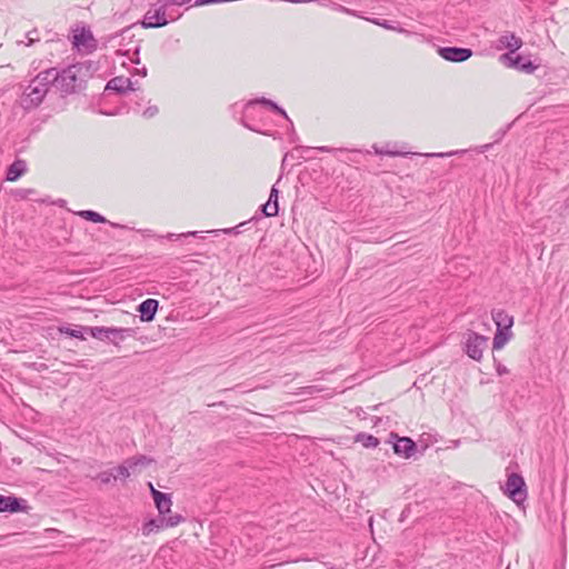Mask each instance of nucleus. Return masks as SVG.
Here are the masks:
<instances>
[{
  "instance_id": "1",
  "label": "nucleus",
  "mask_w": 569,
  "mask_h": 569,
  "mask_svg": "<svg viewBox=\"0 0 569 569\" xmlns=\"http://www.w3.org/2000/svg\"><path fill=\"white\" fill-rule=\"evenodd\" d=\"M87 88V79L79 74L76 66L69 64L58 69L57 90L61 97L81 93Z\"/></svg>"
},
{
  "instance_id": "2",
  "label": "nucleus",
  "mask_w": 569,
  "mask_h": 569,
  "mask_svg": "<svg viewBox=\"0 0 569 569\" xmlns=\"http://www.w3.org/2000/svg\"><path fill=\"white\" fill-rule=\"evenodd\" d=\"M257 104L266 106L272 112L281 116L286 120H289V117H288L286 110L282 107H280L277 102H274L273 100L264 98V97L251 100V101L246 103V106L243 108L242 117L240 119V122H241V124L243 127H246L247 129H249V130H251L253 132H258V133H261V134H264V136H271V133L268 130H263L262 129V126L250 124L247 121L248 119H250L251 113L258 112Z\"/></svg>"
},
{
  "instance_id": "3",
  "label": "nucleus",
  "mask_w": 569,
  "mask_h": 569,
  "mask_svg": "<svg viewBox=\"0 0 569 569\" xmlns=\"http://www.w3.org/2000/svg\"><path fill=\"white\" fill-rule=\"evenodd\" d=\"M488 347V337L468 330L463 335V350L469 358L480 361L485 349Z\"/></svg>"
},
{
  "instance_id": "4",
  "label": "nucleus",
  "mask_w": 569,
  "mask_h": 569,
  "mask_svg": "<svg viewBox=\"0 0 569 569\" xmlns=\"http://www.w3.org/2000/svg\"><path fill=\"white\" fill-rule=\"evenodd\" d=\"M87 330L91 337L99 340H109L114 345H118V340L122 341L134 335L132 328L89 327Z\"/></svg>"
},
{
  "instance_id": "5",
  "label": "nucleus",
  "mask_w": 569,
  "mask_h": 569,
  "mask_svg": "<svg viewBox=\"0 0 569 569\" xmlns=\"http://www.w3.org/2000/svg\"><path fill=\"white\" fill-rule=\"evenodd\" d=\"M71 42L72 47L79 52L92 53L98 48V41L94 39L91 30L87 27L74 29Z\"/></svg>"
},
{
  "instance_id": "6",
  "label": "nucleus",
  "mask_w": 569,
  "mask_h": 569,
  "mask_svg": "<svg viewBox=\"0 0 569 569\" xmlns=\"http://www.w3.org/2000/svg\"><path fill=\"white\" fill-rule=\"evenodd\" d=\"M183 518L180 515H172L169 517L160 516L146 521L142 526V535L148 537L151 533L158 532L163 528H172L178 526Z\"/></svg>"
},
{
  "instance_id": "7",
  "label": "nucleus",
  "mask_w": 569,
  "mask_h": 569,
  "mask_svg": "<svg viewBox=\"0 0 569 569\" xmlns=\"http://www.w3.org/2000/svg\"><path fill=\"white\" fill-rule=\"evenodd\" d=\"M505 492L510 499H512L516 502L523 500L527 496L526 483L523 478L518 473L509 475L508 480L506 482Z\"/></svg>"
},
{
  "instance_id": "8",
  "label": "nucleus",
  "mask_w": 569,
  "mask_h": 569,
  "mask_svg": "<svg viewBox=\"0 0 569 569\" xmlns=\"http://www.w3.org/2000/svg\"><path fill=\"white\" fill-rule=\"evenodd\" d=\"M500 60L510 68L525 73H532L537 66L528 58L519 53H503L500 56Z\"/></svg>"
},
{
  "instance_id": "9",
  "label": "nucleus",
  "mask_w": 569,
  "mask_h": 569,
  "mask_svg": "<svg viewBox=\"0 0 569 569\" xmlns=\"http://www.w3.org/2000/svg\"><path fill=\"white\" fill-rule=\"evenodd\" d=\"M157 4L159 6L157 9L153 11L148 10L144 14L143 20L140 22L142 28H162L169 23V20L166 18V10L168 7L158 2Z\"/></svg>"
},
{
  "instance_id": "10",
  "label": "nucleus",
  "mask_w": 569,
  "mask_h": 569,
  "mask_svg": "<svg viewBox=\"0 0 569 569\" xmlns=\"http://www.w3.org/2000/svg\"><path fill=\"white\" fill-rule=\"evenodd\" d=\"M437 52L443 60L455 63L465 62L473 54L472 49L462 47H438Z\"/></svg>"
},
{
  "instance_id": "11",
  "label": "nucleus",
  "mask_w": 569,
  "mask_h": 569,
  "mask_svg": "<svg viewBox=\"0 0 569 569\" xmlns=\"http://www.w3.org/2000/svg\"><path fill=\"white\" fill-rule=\"evenodd\" d=\"M47 96V89H41L32 80L23 93L22 106L24 109H33L39 107L44 97Z\"/></svg>"
},
{
  "instance_id": "12",
  "label": "nucleus",
  "mask_w": 569,
  "mask_h": 569,
  "mask_svg": "<svg viewBox=\"0 0 569 569\" xmlns=\"http://www.w3.org/2000/svg\"><path fill=\"white\" fill-rule=\"evenodd\" d=\"M29 506L27 501L22 498H17L14 496H2L0 495V512H20L27 511Z\"/></svg>"
},
{
  "instance_id": "13",
  "label": "nucleus",
  "mask_w": 569,
  "mask_h": 569,
  "mask_svg": "<svg viewBox=\"0 0 569 569\" xmlns=\"http://www.w3.org/2000/svg\"><path fill=\"white\" fill-rule=\"evenodd\" d=\"M138 89L130 78L123 76L113 77L104 87L106 91H114L118 94H124L128 91H136Z\"/></svg>"
},
{
  "instance_id": "14",
  "label": "nucleus",
  "mask_w": 569,
  "mask_h": 569,
  "mask_svg": "<svg viewBox=\"0 0 569 569\" xmlns=\"http://www.w3.org/2000/svg\"><path fill=\"white\" fill-rule=\"evenodd\" d=\"M32 81L38 84L41 89H47V93L49 92L51 87L57 89L58 83V68L52 67L48 68L43 71H40Z\"/></svg>"
},
{
  "instance_id": "15",
  "label": "nucleus",
  "mask_w": 569,
  "mask_h": 569,
  "mask_svg": "<svg viewBox=\"0 0 569 569\" xmlns=\"http://www.w3.org/2000/svg\"><path fill=\"white\" fill-rule=\"evenodd\" d=\"M393 451L395 453L406 459H409L417 451V445L413 440H411L408 437L398 438L397 441L393 443Z\"/></svg>"
},
{
  "instance_id": "16",
  "label": "nucleus",
  "mask_w": 569,
  "mask_h": 569,
  "mask_svg": "<svg viewBox=\"0 0 569 569\" xmlns=\"http://www.w3.org/2000/svg\"><path fill=\"white\" fill-rule=\"evenodd\" d=\"M159 308V301L152 298H148L142 301L137 310L140 313V319L143 322H150L154 319L157 310Z\"/></svg>"
},
{
  "instance_id": "17",
  "label": "nucleus",
  "mask_w": 569,
  "mask_h": 569,
  "mask_svg": "<svg viewBox=\"0 0 569 569\" xmlns=\"http://www.w3.org/2000/svg\"><path fill=\"white\" fill-rule=\"evenodd\" d=\"M491 317H492V320H493L497 329L511 330V328L513 326V317L508 315L505 310L493 309L491 311Z\"/></svg>"
},
{
  "instance_id": "18",
  "label": "nucleus",
  "mask_w": 569,
  "mask_h": 569,
  "mask_svg": "<svg viewBox=\"0 0 569 569\" xmlns=\"http://www.w3.org/2000/svg\"><path fill=\"white\" fill-rule=\"evenodd\" d=\"M153 500L160 516L166 517L171 511L172 501L169 493L154 492Z\"/></svg>"
},
{
  "instance_id": "19",
  "label": "nucleus",
  "mask_w": 569,
  "mask_h": 569,
  "mask_svg": "<svg viewBox=\"0 0 569 569\" xmlns=\"http://www.w3.org/2000/svg\"><path fill=\"white\" fill-rule=\"evenodd\" d=\"M499 42L502 47L508 48L509 51L507 53L515 54L518 49L522 46V40L519 37H516L512 32H506L499 39Z\"/></svg>"
},
{
  "instance_id": "20",
  "label": "nucleus",
  "mask_w": 569,
  "mask_h": 569,
  "mask_svg": "<svg viewBox=\"0 0 569 569\" xmlns=\"http://www.w3.org/2000/svg\"><path fill=\"white\" fill-rule=\"evenodd\" d=\"M27 171V163L22 159L14 160L7 169V180L16 181Z\"/></svg>"
},
{
  "instance_id": "21",
  "label": "nucleus",
  "mask_w": 569,
  "mask_h": 569,
  "mask_svg": "<svg viewBox=\"0 0 569 569\" xmlns=\"http://www.w3.org/2000/svg\"><path fill=\"white\" fill-rule=\"evenodd\" d=\"M72 66H76L79 74H82L87 80L93 76V73L98 70V63L91 60H87L83 62H77Z\"/></svg>"
},
{
  "instance_id": "22",
  "label": "nucleus",
  "mask_w": 569,
  "mask_h": 569,
  "mask_svg": "<svg viewBox=\"0 0 569 569\" xmlns=\"http://www.w3.org/2000/svg\"><path fill=\"white\" fill-rule=\"evenodd\" d=\"M511 338V330L497 329L492 341L493 350L502 349Z\"/></svg>"
},
{
  "instance_id": "23",
  "label": "nucleus",
  "mask_w": 569,
  "mask_h": 569,
  "mask_svg": "<svg viewBox=\"0 0 569 569\" xmlns=\"http://www.w3.org/2000/svg\"><path fill=\"white\" fill-rule=\"evenodd\" d=\"M129 468L134 472L138 468H144L153 462L152 458H149L144 455H138L124 460Z\"/></svg>"
},
{
  "instance_id": "24",
  "label": "nucleus",
  "mask_w": 569,
  "mask_h": 569,
  "mask_svg": "<svg viewBox=\"0 0 569 569\" xmlns=\"http://www.w3.org/2000/svg\"><path fill=\"white\" fill-rule=\"evenodd\" d=\"M256 219H257V216H252V218L250 220L240 222L236 227L219 229V230H211L210 232H212L214 234H218L219 232H222L224 234H240L246 230L244 227L250 224L251 222H253Z\"/></svg>"
},
{
  "instance_id": "25",
  "label": "nucleus",
  "mask_w": 569,
  "mask_h": 569,
  "mask_svg": "<svg viewBox=\"0 0 569 569\" xmlns=\"http://www.w3.org/2000/svg\"><path fill=\"white\" fill-rule=\"evenodd\" d=\"M267 202L271 207V213H279V190L276 184L272 186Z\"/></svg>"
},
{
  "instance_id": "26",
  "label": "nucleus",
  "mask_w": 569,
  "mask_h": 569,
  "mask_svg": "<svg viewBox=\"0 0 569 569\" xmlns=\"http://www.w3.org/2000/svg\"><path fill=\"white\" fill-rule=\"evenodd\" d=\"M39 201L42 202V203H47L48 202V203H51V204H57L60 208L66 209L68 213H98L97 211L90 210V209H88V210H71V209L66 207L67 202L63 199H58L57 201H49V198H48V199H41Z\"/></svg>"
},
{
  "instance_id": "27",
  "label": "nucleus",
  "mask_w": 569,
  "mask_h": 569,
  "mask_svg": "<svg viewBox=\"0 0 569 569\" xmlns=\"http://www.w3.org/2000/svg\"><path fill=\"white\" fill-rule=\"evenodd\" d=\"M366 448H376L379 445V439L372 435L359 433L356 438Z\"/></svg>"
},
{
  "instance_id": "28",
  "label": "nucleus",
  "mask_w": 569,
  "mask_h": 569,
  "mask_svg": "<svg viewBox=\"0 0 569 569\" xmlns=\"http://www.w3.org/2000/svg\"><path fill=\"white\" fill-rule=\"evenodd\" d=\"M137 28V23H133L131 26H128L126 28H123L119 33H114L113 36H111L109 39H114L117 37H121L122 40H128V41H132V39L134 38V33H133V30Z\"/></svg>"
},
{
  "instance_id": "29",
  "label": "nucleus",
  "mask_w": 569,
  "mask_h": 569,
  "mask_svg": "<svg viewBox=\"0 0 569 569\" xmlns=\"http://www.w3.org/2000/svg\"><path fill=\"white\" fill-rule=\"evenodd\" d=\"M88 328L89 327H80L79 329H71L68 327H60L59 331L72 338L84 339L83 331H88Z\"/></svg>"
},
{
  "instance_id": "30",
  "label": "nucleus",
  "mask_w": 569,
  "mask_h": 569,
  "mask_svg": "<svg viewBox=\"0 0 569 569\" xmlns=\"http://www.w3.org/2000/svg\"><path fill=\"white\" fill-rule=\"evenodd\" d=\"M36 193V190L30 188H20L12 191V196L17 200H24L29 199L31 194Z\"/></svg>"
},
{
  "instance_id": "31",
  "label": "nucleus",
  "mask_w": 569,
  "mask_h": 569,
  "mask_svg": "<svg viewBox=\"0 0 569 569\" xmlns=\"http://www.w3.org/2000/svg\"><path fill=\"white\" fill-rule=\"evenodd\" d=\"M114 470L117 472L114 473L117 478L127 479L130 477L131 469L129 468L126 461L122 465L118 466Z\"/></svg>"
},
{
  "instance_id": "32",
  "label": "nucleus",
  "mask_w": 569,
  "mask_h": 569,
  "mask_svg": "<svg viewBox=\"0 0 569 569\" xmlns=\"http://www.w3.org/2000/svg\"><path fill=\"white\" fill-rule=\"evenodd\" d=\"M373 149H375V152L380 156L398 157V156L407 154L406 152H401V151H395V150L382 149V148L380 149L377 146H373Z\"/></svg>"
},
{
  "instance_id": "33",
  "label": "nucleus",
  "mask_w": 569,
  "mask_h": 569,
  "mask_svg": "<svg viewBox=\"0 0 569 569\" xmlns=\"http://www.w3.org/2000/svg\"><path fill=\"white\" fill-rule=\"evenodd\" d=\"M197 233H198L197 231H188V232H182V233H171V232H170V233H167V234L164 236V238H166V239H168V240H174V241H177V240H179V239H181V238L196 237V236H197Z\"/></svg>"
},
{
  "instance_id": "34",
  "label": "nucleus",
  "mask_w": 569,
  "mask_h": 569,
  "mask_svg": "<svg viewBox=\"0 0 569 569\" xmlns=\"http://www.w3.org/2000/svg\"><path fill=\"white\" fill-rule=\"evenodd\" d=\"M26 38H27L26 46H28V47L40 41V38L38 37V29H32L31 31L27 32Z\"/></svg>"
},
{
  "instance_id": "35",
  "label": "nucleus",
  "mask_w": 569,
  "mask_h": 569,
  "mask_svg": "<svg viewBox=\"0 0 569 569\" xmlns=\"http://www.w3.org/2000/svg\"><path fill=\"white\" fill-rule=\"evenodd\" d=\"M97 479L101 481V483H109L112 479H117V476L112 471H102L97 476Z\"/></svg>"
},
{
  "instance_id": "36",
  "label": "nucleus",
  "mask_w": 569,
  "mask_h": 569,
  "mask_svg": "<svg viewBox=\"0 0 569 569\" xmlns=\"http://www.w3.org/2000/svg\"><path fill=\"white\" fill-rule=\"evenodd\" d=\"M373 23L387 29V30H398L397 27H395L392 24V21L390 20H380V19H373L372 20ZM402 29H399V31H401Z\"/></svg>"
},
{
  "instance_id": "37",
  "label": "nucleus",
  "mask_w": 569,
  "mask_h": 569,
  "mask_svg": "<svg viewBox=\"0 0 569 569\" xmlns=\"http://www.w3.org/2000/svg\"><path fill=\"white\" fill-rule=\"evenodd\" d=\"M191 0H158V3H162L163 6H182L189 3Z\"/></svg>"
},
{
  "instance_id": "38",
  "label": "nucleus",
  "mask_w": 569,
  "mask_h": 569,
  "mask_svg": "<svg viewBox=\"0 0 569 569\" xmlns=\"http://www.w3.org/2000/svg\"><path fill=\"white\" fill-rule=\"evenodd\" d=\"M158 111L159 110L157 106H150L143 111L142 116L147 119H150L154 117L158 113Z\"/></svg>"
},
{
  "instance_id": "39",
  "label": "nucleus",
  "mask_w": 569,
  "mask_h": 569,
  "mask_svg": "<svg viewBox=\"0 0 569 569\" xmlns=\"http://www.w3.org/2000/svg\"><path fill=\"white\" fill-rule=\"evenodd\" d=\"M495 367H496V371L498 373V376H503V375H507L509 373V370L499 361H497V359L495 358Z\"/></svg>"
},
{
  "instance_id": "40",
  "label": "nucleus",
  "mask_w": 569,
  "mask_h": 569,
  "mask_svg": "<svg viewBox=\"0 0 569 569\" xmlns=\"http://www.w3.org/2000/svg\"><path fill=\"white\" fill-rule=\"evenodd\" d=\"M83 218H86L87 220H90L92 222H96V223H100V222H106V218L104 216H82Z\"/></svg>"
},
{
  "instance_id": "41",
  "label": "nucleus",
  "mask_w": 569,
  "mask_h": 569,
  "mask_svg": "<svg viewBox=\"0 0 569 569\" xmlns=\"http://www.w3.org/2000/svg\"><path fill=\"white\" fill-rule=\"evenodd\" d=\"M269 209H271V207L268 204V202L266 201L264 203H261L258 209L256 210L254 213H271L269 211Z\"/></svg>"
},
{
  "instance_id": "42",
  "label": "nucleus",
  "mask_w": 569,
  "mask_h": 569,
  "mask_svg": "<svg viewBox=\"0 0 569 569\" xmlns=\"http://www.w3.org/2000/svg\"><path fill=\"white\" fill-rule=\"evenodd\" d=\"M288 121H289V123H290V140H291L292 142H296L299 138H298V136H297V133H296V131H295V128H293V123H292V121H291L290 119H289Z\"/></svg>"
},
{
  "instance_id": "43",
  "label": "nucleus",
  "mask_w": 569,
  "mask_h": 569,
  "mask_svg": "<svg viewBox=\"0 0 569 569\" xmlns=\"http://www.w3.org/2000/svg\"><path fill=\"white\" fill-rule=\"evenodd\" d=\"M139 52H140V46H137V48L134 49V58L131 59L132 63H134V64L140 63Z\"/></svg>"
},
{
  "instance_id": "44",
  "label": "nucleus",
  "mask_w": 569,
  "mask_h": 569,
  "mask_svg": "<svg viewBox=\"0 0 569 569\" xmlns=\"http://www.w3.org/2000/svg\"><path fill=\"white\" fill-rule=\"evenodd\" d=\"M257 113H258V112H253V113H251L250 119H248V120H247L250 124L260 126L261 120H259V121H257V120H256V118H257Z\"/></svg>"
},
{
  "instance_id": "45",
  "label": "nucleus",
  "mask_w": 569,
  "mask_h": 569,
  "mask_svg": "<svg viewBox=\"0 0 569 569\" xmlns=\"http://www.w3.org/2000/svg\"><path fill=\"white\" fill-rule=\"evenodd\" d=\"M310 150H311V148H310V147H302V146H299V147H296V148H295V151H298V152H301V153H302V152H308V151H310Z\"/></svg>"
},
{
  "instance_id": "46",
  "label": "nucleus",
  "mask_w": 569,
  "mask_h": 569,
  "mask_svg": "<svg viewBox=\"0 0 569 569\" xmlns=\"http://www.w3.org/2000/svg\"><path fill=\"white\" fill-rule=\"evenodd\" d=\"M136 73L142 76V77H146L147 76V68L143 67L141 69H136Z\"/></svg>"
},
{
  "instance_id": "47",
  "label": "nucleus",
  "mask_w": 569,
  "mask_h": 569,
  "mask_svg": "<svg viewBox=\"0 0 569 569\" xmlns=\"http://www.w3.org/2000/svg\"><path fill=\"white\" fill-rule=\"evenodd\" d=\"M290 157H291V158L293 157V153H292V152H291V153H290V152H287V153L283 156V159H282V166H284V163H286L287 161H289V158H290Z\"/></svg>"
},
{
  "instance_id": "48",
  "label": "nucleus",
  "mask_w": 569,
  "mask_h": 569,
  "mask_svg": "<svg viewBox=\"0 0 569 569\" xmlns=\"http://www.w3.org/2000/svg\"><path fill=\"white\" fill-rule=\"evenodd\" d=\"M319 151H322V152H329L331 151V149L329 147H319L318 148Z\"/></svg>"
},
{
  "instance_id": "49",
  "label": "nucleus",
  "mask_w": 569,
  "mask_h": 569,
  "mask_svg": "<svg viewBox=\"0 0 569 569\" xmlns=\"http://www.w3.org/2000/svg\"><path fill=\"white\" fill-rule=\"evenodd\" d=\"M451 153H432V154H429L430 157H445V156H450Z\"/></svg>"
},
{
  "instance_id": "50",
  "label": "nucleus",
  "mask_w": 569,
  "mask_h": 569,
  "mask_svg": "<svg viewBox=\"0 0 569 569\" xmlns=\"http://www.w3.org/2000/svg\"><path fill=\"white\" fill-rule=\"evenodd\" d=\"M150 486V490H151V495L153 496L154 492H160L159 490L154 489L152 483H149Z\"/></svg>"
},
{
  "instance_id": "51",
  "label": "nucleus",
  "mask_w": 569,
  "mask_h": 569,
  "mask_svg": "<svg viewBox=\"0 0 569 569\" xmlns=\"http://www.w3.org/2000/svg\"><path fill=\"white\" fill-rule=\"evenodd\" d=\"M505 133H506V131H505V130H503V131H498V132H497V134L499 136V138H498V139H500Z\"/></svg>"
},
{
  "instance_id": "52",
  "label": "nucleus",
  "mask_w": 569,
  "mask_h": 569,
  "mask_svg": "<svg viewBox=\"0 0 569 569\" xmlns=\"http://www.w3.org/2000/svg\"><path fill=\"white\" fill-rule=\"evenodd\" d=\"M118 112L113 111V112H104V114H108V116H114L117 114Z\"/></svg>"
}]
</instances>
